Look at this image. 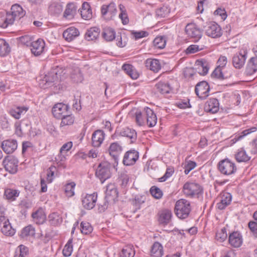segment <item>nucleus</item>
Wrapping results in <instances>:
<instances>
[{
	"label": "nucleus",
	"mask_w": 257,
	"mask_h": 257,
	"mask_svg": "<svg viewBox=\"0 0 257 257\" xmlns=\"http://www.w3.org/2000/svg\"><path fill=\"white\" fill-rule=\"evenodd\" d=\"M35 234V228L31 225L23 228L22 234L23 236H34Z\"/></svg>",
	"instance_id": "bf43d9fd"
},
{
	"label": "nucleus",
	"mask_w": 257,
	"mask_h": 257,
	"mask_svg": "<svg viewBox=\"0 0 257 257\" xmlns=\"http://www.w3.org/2000/svg\"><path fill=\"white\" fill-rule=\"evenodd\" d=\"M28 254V248L23 244H21L17 248L14 257H27Z\"/></svg>",
	"instance_id": "c03bdc74"
},
{
	"label": "nucleus",
	"mask_w": 257,
	"mask_h": 257,
	"mask_svg": "<svg viewBox=\"0 0 257 257\" xmlns=\"http://www.w3.org/2000/svg\"><path fill=\"white\" fill-rule=\"evenodd\" d=\"M135 251L133 245H128L124 247L119 253V257H134Z\"/></svg>",
	"instance_id": "a19ab883"
},
{
	"label": "nucleus",
	"mask_w": 257,
	"mask_h": 257,
	"mask_svg": "<svg viewBox=\"0 0 257 257\" xmlns=\"http://www.w3.org/2000/svg\"><path fill=\"white\" fill-rule=\"evenodd\" d=\"M136 121L139 125H144L146 121L145 113L143 114L141 111H137L136 112Z\"/></svg>",
	"instance_id": "e2e57ef3"
},
{
	"label": "nucleus",
	"mask_w": 257,
	"mask_h": 257,
	"mask_svg": "<svg viewBox=\"0 0 257 257\" xmlns=\"http://www.w3.org/2000/svg\"><path fill=\"white\" fill-rule=\"evenodd\" d=\"M11 13H8V15L12 17V23L16 20H19L25 15V11L19 5L15 4L12 6Z\"/></svg>",
	"instance_id": "dca6fc26"
},
{
	"label": "nucleus",
	"mask_w": 257,
	"mask_h": 257,
	"mask_svg": "<svg viewBox=\"0 0 257 257\" xmlns=\"http://www.w3.org/2000/svg\"><path fill=\"white\" fill-rule=\"evenodd\" d=\"M63 11V6L59 2H53L49 7V11L52 15H59Z\"/></svg>",
	"instance_id": "79ce46f5"
},
{
	"label": "nucleus",
	"mask_w": 257,
	"mask_h": 257,
	"mask_svg": "<svg viewBox=\"0 0 257 257\" xmlns=\"http://www.w3.org/2000/svg\"><path fill=\"white\" fill-rule=\"evenodd\" d=\"M121 151V147L117 143L111 144L109 148V154L115 160Z\"/></svg>",
	"instance_id": "37998d69"
},
{
	"label": "nucleus",
	"mask_w": 257,
	"mask_h": 257,
	"mask_svg": "<svg viewBox=\"0 0 257 257\" xmlns=\"http://www.w3.org/2000/svg\"><path fill=\"white\" fill-rule=\"evenodd\" d=\"M45 43L43 40L39 39L37 41H33L31 51L35 56L40 55L44 51Z\"/></svg>",
	"instance_id": "f3484780"
},
{
	"label": "nucleus",
	"mask_w": 257,
	"mask_h": 257,
	"mask_svg": "<svg viewBox=\"0 0 257 257\" xmlns=\"http://www.w3.org/2000/svg\"><path fill=\"white\" fill-rule=\"evenodd\" d=\"M56 170V168L55 166H51L47 170V181L48 183H50L52 182L54 173Z\"/></svg>",
	"instance_id": "69168bd1"
},
{
	"label": "nucleus",
	"mask_w": 257,
	"mask_h": 257,
	"mask_svg": "<svg viewBox=\"0 0 257 257\" xmlns=\"http://www.w3.org/2000/svg\"><path fill=\"white\" fill-rule=\"evenodd\" d=\"M79 35L78 30L74 27H70L64 31L63 36L68 42H71Z\"/></svg>",
	"instance_id": "4be33fe9"
},
{
	"label": "nucleus",
	"mask_w": 257,
	"mask_h": 257,
	"mask_svg": "<svg viewBox=\"0 0 257 257\" xmlns=\"http://www.w3.org/2000/svg\"><path fill=\"white\" fill-rule=\"evenodd\" d=\"M1 147L6 154H11L17 149V142L15 140L11 139L5 140L2 143Z\"/></svg>",
	"instance_id": "a211bd4d"
},
{
	"label": "nucleus",
	"mask_w": 257,
	"mask_h": 257,
	"mask_svg": "<svg viewBox=\"0 0 257 257\" xmlns=\"http://www.w3.org/2000/svg\"><path fill=\"white\" fill-rule=\"evenodd\" d=\"M203 49L202 46H199L197 45H191L189 46L186 50L187 54H193Z\"/></svg>",
	"instance_id": "774afa93"
},
{
	"label": "nucleus",
	"mask_w": 257,
	"mask_h": 257,
	"mask_svg": "<svg viewBox=\"0 0 257 257\" xmlns=\"http://www.w3.org/2000/svg\"><path fill=\"white\" fill-rule=\"evenodd\" d=\"M75 186L76 184L74 182L68 183L64 186V191L66 196L71 197L74 195Z\"/></svg>",
	"instance_id": "49530a36"
},
{
	"label": "nucleus",
	"mask_w": 257,
	"mask_h": 257,
	"mask_svg": "<svg viewBox=\"0 0 257 257\" xmlns=\"http://www.w3.org/2000/svg\"><path fill=\"white\" fill-rule=\"evenodd\" d=\"M76 11L75 6L73 4H68L63 14L64 17L68 19H71L73 18Z\"/></svg>",
	"instance_id": "ea45409f"
},
{
	"label": "nucleus",
	"mask_w": 257,
	"mask_h": 257,
	"mask_svg": "<svg viewBox=\"0 0 257 257\" xmlns=\"http://www.w3.org/2000/svg\"><path fill=\"white\" fill-rule=\"evenodd\" d=\"M191 211L190 202L185 199L178 200L175 204V212L178 217L181 219L187 218Z\"/></svg>",
	"instance_id": "f257e3e1"
},
{
	"label": "nucleus",
	"mask_w": 257,
	"mask_h": 257,
	"mask_svg": "<svg viewBox=\"0 0 257 257\" xmlns=\"http://www.w3.org/2000/svg\"><path fill=\"white\" fill-rule=\"evenodd\" d=\"M73 239L70 238L63 249V254L65 256H69L71 255L73 251Z\"/></svg>",
	"instance_id": "3c124183"
},
{
	"label": "nucleus",
	"mask_w": 257,
	"mask_h": 257,
	"mask_svg": "<svg viewBox=\"0 0 257 257\" xmlns=\"http://www.w3.org/2000/svg\"><path fill=\"white\" fill-rule=\"evenodd\" d=\"M231 201V195L230 193H225L221 196V199L218 203H217L218 208L220 210L224 209L227 205H228Z\"/></svg>",
	"instance_id": "473e14b6"
},
{
	"label": "nucleus",
	"mask_w": 257,
	"mask_h": 257,
	"mask_svg": "<svg viewBox=\"0 0 257 257\" xmlns=\"http://www.w3.org/2000/svg\"><path fill=\"white\" fill-rule=\"evenodd\" d=\"M119 8L120 11L119 14V18L121 19L122 23L123 25H126L129 22V19L124 6L121 4L119 5Z\"/></svg>",
	"instance_id": "de8ad7c7"
},
{
	"label": "nucleus",
	"mask_w": 257,
	"mask_h": 257,
	"mask_svg": "<svg viewBox=\"0 0 257 257\" xmlns=\"http://www.w3.org/2000/svg\"><path fill=\"white\" fill-rule=\"evenodd\" d=\"M145 115L146 122L149 127H153L157 123V118L152 109L149 107L145 108Z\"/></svg>",
	"instance_id": "6ab92c4d"
},
{
	"label": "nucleus",
	"mask_w": 257,
	"mask_h": 257,
	"mask_svg": "<svg viewBox=\"0 0 257 257\" xmlns=\"http://www.w3.org/2000/svg\"><path fill=\"white\" fill-rule=\"evenodd\" d=\"M163 254L162 245L158 242H155L153 245L151 251L152 257H162Z\"/></svg>",
	"instance_id": "72a5a7b5"
},
{
	"label": "nucleus",
	"mask_w": 257,
	"mask_h": 257,
	"mask_svg": "<svg viewBox=\"0 0 257 257\" xmlns=\"http://www.w3.org/2000/svg\"><path fill=\"white\" fill-rule=\"evenodd\" d=\"M10 51V48L8 43L3 39H0V56H4Z\"/></svg>",
	"instance_id": "09e8293b"
},
{
	"label": "nucleus",
	"mask_w": 257,
	"mask_h": 257,
	"mask_svg": "<svg viewBox=\"0 0 257 257\" xmlns=\"http://www.w3.org/2000/svg\"><path fill=\"white\" fill-rule=\"evenodd\" d=\"M81 231L83 234H90L93 230V228L89 222H82L80 224Z\"/></svg>",
	"instance_id": "6e6d98bb"
},
{
	"label": "nucleus",
	"mask_w": 257,
	"mask_h": 257,
	"mask_svg": "<svg viewBox=\"0 0 257 257\" xmlns=\"http://www.w3.org/2000/svg\"><path fill=\"white\" fill-rule=\"evenodd\" d=\"M212 77L220 79H223L225 77L222 72V68L217 66L211 74Z\"/></svg>",
	"instance_id": "0e129e2a"
},
{
	"label": "nucleus",
	"mask_w": 257,
	"mask_h": 257,
	"mask_svg": "<svg viewBox=\"0 0 257 257\" xmlns=\"http://www.w3.org/2000/svg\"><path fill=\"white\" fill-rule=\"evenodd\" d=\"M257 71V57L251 58L247 63L246 72L247 75H251Z\"/></svg>",
	"instance_id": "c85d7f7f"
},
{
	"label": "nucleus",
	"mask_w": 257,
	"mask_h": 257,
	"mask_svg": "<svg viewBox=\"0 0 257 257\" xmlns=\"http://www.w3.org/2000/svg\"><path fill=\"white\" fill-rule=\"evenodd\" d=\"M174 172V168L172 167H169L167 168L166 171L164 175L159 179V181L160 182H165L169 178H170L173 174Z\"/></svg>",
	"instance_id": "680f3d73"
},
{
	"label": "nucleus",
	"mask_w": 257,
	"mask_h": 257,
	"mask_svg": "<svg viewBox=\"0 0 257 257\" xmlns=\"http://www.w3.org/2000/svg\"><path fill=\"white\" fill-rule=\"evenodd\" d=\"M32 217L34 221L38 224L44 223L46 219V214L42 208H39L37 211L33 212Z\"/></svg>",
	"instance_id": "b1692460"
},
{
	"label": "nucleus",
	"mask_w": 257,
	"mask_h": 257,
	"mask_svg": "<svg viewBox=\"0 0 257 257\" xmlns=\"http://www.w3.org/2000/svg\"><path fill=\"white\" fill-rule=\"evenodd\" d=\"M184 194L188 196H193L198 195L202 191L200 186L196 183L186 182L183 186V189Z\"/></svg>",
	"instance_id": "6e6552de"
},
{
	"label": "nucleus",
	"mask_w": 257,
	"mask_h": 257,
	"mask_svg": "<svg viewBox=\"0 0 257 257\" xmlns=\"http://www.w3.org/2000/svg\"><path fill=\"white\" fill-rule=\"evenodd\" d=\"M227 237L226 230L225 228H222L220 231H218L216 234V238L217 240L220 242L224 241Z\"/></svg>",
	"instance_id": "13d9d810"
},
{
	"label": "nucleus",
	"mask_w": 257,
	"mask_h": 257,
	"mask_svg": "<svg viewBox=\"0 0 257 257\" xmlns=\"http://www.w3.org/2000/svg\"><path fill=\"white\" fill-rule=\"evenodd\" d=\"M19 194V193L17 190L11 189H8L5 192V195L8 199L15 200Z\"/></svg>",
	"instance_id": "052dcab7"
},
{
	"label": "nucleus",
	"mask_w": 257,
	"mask_h": 257,
	"mask_svg": "<svg viewBox=\"0 0 257 257\" xmlns=\"http://www.w3.org/2000/svg\"><path fill=\"white\" fill-rule=\"evenodd\" d=\"M100 30L97 27H92L87 30L85 34V39L87 41L96 40L99 37Z\"/></svg>",
	"instance_id": "c756f323"
},
{
	"label": "nucleus",
	"mask_w": 257,
	"mask_h": 257,
	"mask_svg": "<svg viewBox=\"0 0 257 257\" xmlns=\"http://www.w3.org/2000/svg\"><path fill=\"white\" fill-rule=\"evenodd\" d=\"M235 158L237 161L241 162H247L249 160L250 158L246 154V152L241 149L238 150V152L235 155Z\"/></svg>",
	"instance_id": "8fccbe9b"
},
{
	"label": "nucleus",
	"mask_w": 257,
	"mask_h": 257,
	"mask_svg": "<svg viewBox=\"0 0 257 257\" xmlns=\"http://www.w3.org/2000/svg\"><path fill=\"white\" fill-rule=\"evenodd\" d=\"M247 51L243 50L238 53H236L232 58L233 66L237 69H240L244 66L246 59Z\"/></svg>",
	"instance_id": "9b49d317"
},
{
	"label": "nucleus",
	"mask_w": 257,
	"mask_h": 257,
	"mask_svg": "<svg viewBox=\"0 0 257 257\" xmlns=\"http://www.w3.org/2000/svg\"><path fill=\"white\" fill-rule=\"evenodd\" d=\"M61 122L60 123V127H64L68 125H71L73 124L75 117L72 114H70L68 112L63 116L61 117Z\"/></svg>",
	"instance_id": "f704fd0d"
},
{
	"label": "nucleus",
	"mask_w": 257,
	"mask_h": 257,
	"mask_svg": "<svg viewBox=\"0 0 257 257\" xmlns=\"http://www.w3.org/2000/svg\"><path fill=\"white\" fill-rule=\"evenodd\" d=\"M68 106L62 103L55 104L52 108V112L55 117L60 118L66 113H68Z\"/></svg>",
	"instance_id": "4468645a"
},
{
	"label": "nucleus",
	"mask_w": 257,
	"mask_h": 257,
	"mask_svg": "<svg viewBox=\"0 0 257 257\" xmlns=\"http://www.w3.org/2000/svg\"><path fill=\"white\" fill-rule=\"evenodd\" d=\"M46 78V80L48 82L51 86L53 85L59 81V76L57 69L52 70L47 74L45 75Z\"/></svg>",
	"instance_id": "7c9ffc66"
},
{
	"label": "nucleus",
	"mask_w": 257,
	"mask_h": 257,
	"mask_svg": "<svg viewBox=\"0 0 257 257\" xmlns=\"http://www.w3.org/2000/svg\"><path fill=\"white\" fill-rule=\"evenodd\" d=\"M28 108L26 107H17L15 108H12L10 110V113L16 119H19L21 115L24 112H26Z\"/></svg>",
	"instance_id": "a18cd8bd"
},
{
	"label": "nucleus",
	"mask_w": 257,
	"mask_h": 257,
	"mask_svg": "<svg viewBox=\"0 0 257 257\" xmlns=\"http://www.w3.org/2000/svg\"><path fill=\"white\" fill-rule=\"evenodd\" d=\"M104 139V134L101 130L95 131L92 136V145L94 147H98L102 143Z\"/></svg>",
	"instance_id": "412c9836"
},
{
	"label": "nucleus",
	"mask_w": 257,
	"mask_h": 257,
	"mask_svg": "<svg viewBox=\"0 0 257 257\" xmlns=\"http://www.w3.org/2000/svg\"><path fill=\"white\" fill-rule=\"evenodd\" d=\"M218 168L221 173L225 175H231L236 171L235 164L228 159L220 161L218 164Z\"/></svg>",
	"instance_id": "20e7f679"
},
{
	"label": "nucleus",
	"mask_w": 257,
	"mask_h": 257,
	"mask_svg": "<svg viewBox=\"0 0 257 257\" xmlns=\"http://www.w3.org/2000/svg\"><path fill=\"white\" fill-rule=\"evenodd\" d=\"M18 160L13 156H8L3 161L5 170L11 174H15L18 171Z\"/></svg>",
	"instance_id": "39448f33"
},
{
	"label": "nucleus",
	"mask_w": 257,
	"mask_h": 257,
	"mask_svg": "<svg viewBox=\"0 0 257 257\" xmlns=\"http://www.w3.org/2000/svg\"><path fill=\"white\" fill-rule=\"evenodd\" d=\"M156 87L158 92L164 95L170 93L172 90V88L167 82H159L156 84Z\"/></svg>",
	"instance_id": "cd10ccee"
},
{
	"label": "nucleus",
	"mask_w": 257,
	"mask_h": 257,
	"mask_svg": "<svg viewBox=\"0 0 257 257\" xmlns=\"http://www.w3.org/2000/svg\"><path fill=\"white\" fill-rule=\"evenodd\" d=\"M71 78L74 82L76 83L80 82L83 80L82 75L79 69L75 70V72L71 74Z\"/></svg>",
	"instance_id": "338daca9"
},
{
	"label": "nucleus",
	"mask_w": 257,
	"mask_h": 257,
	"mask_svg": "<svg viewBox=\"0 0 257 257\" xmlns=\"http://www.w3.org/2000/svg\"><path fill=\"white\" fill-rule=\"evenodd\" d=\"M120 135L130 139L132 140V142L135 141L137 139V133L135 131L128 127L122 128L120 132Z\"/></svg>",
	"instance_id": "4c0bfd02"
},
{
	"label": "nucleus",
	"mask_w": 257,
	"mask_h": 257,
	"mask_svg": "<svg viewBox=\"0 0 257 257\" xmlns=\"http://www.w3.org/2000/svg\"><path fill=\"white\" fill-rule=\"evenodd\" d=\"M80 14L82 19L88 20L92 18V13L90 6L87 2H84L81 7Z\"/></svg>",
	"instance_id": "a878e982"
},
{
	"label": "nucleus",
	"mask_w": 257,
	"mask_h": 257,
	"mask_svg": "<svg viewBox=\"0 0 257 257\" xmlns=\"http://www.w3.org/2000/svg\"><path fill=\"white\" fill-rule=\"evenodd\" d=\"M102 35L106 41H111L115 38V32L111 28L105 27L103 29Z\"/></svg>",
	"instance_id": "e433bc0d"
},
{
	"label": "nucleus",
	"mask_w": 257,
	"mask_h": 257,
	"mask_svg": "<svg viewBox=\"0 0 257 257\" xmlns=\"http://www.w3.org/2000/svg\"><path fill=\"white\" fill-rule=\"evenodd\" d=\"M101 14L104 19L111 20L116 14V8L114 3H111L108 5H103L101 8Z\"/></svg>",
	"instance_id": "9d476101"
},
{
	"label": "nucleus",
	"mask_w": 257,
	"mask_h": 257,
	"mask_svg": "<svg viewBox=\"0 0 257 257\" xmlns=\"http://www.w3.org/2000/svg\"><path fill=\"white\" fill-rule=\"evenodd\" d=\"M12 17L8 15V13L0 12V27L7 28L9 25L12 24Z\"/></svg>",
	"instance_id": "c9c22d12"
},
{
	"label": "nucleus",
	"mask_w": 257,
	"mask_h": 257,
	"mask_svg": "<svg viewBox=\"0 0 257 257\" xmlns=\"http://www.w3.org/2000/svg\"><path fill=\"white\" fill-rule=\"evenodd\" d=\"M170 13V10L167 6H163L157 9L156 12L157 17L160 18L167 17Z\"/></svg>",
	"instance_id": "603ef678"
},
{
	"label": "nucleus",
	"mask_w": 257,
	"mask_h": 257,
	"mask_svg": "<svg viewBox=\"0 0 257 257\" xmlns=\"http://www.w3.org/2000/svg\"><path fill=\"white\" fill-rule=\"evenodd\" d=\"M159 221L161 224H167L171 219L172 213L171 211L169 209H164L159 213Z\"/></svg>",
	"instance_id": "393cba45"
},
{
	"label": "nucleus",
	"mask_w": 257,
	"mask_h": 257,
	"mask_svg": "<svg viewBox=\"0 0 257 257\" xmlns=\"http://www.w3.org/2000/svg\"><path fill=\"white\" fill-rule=\"evenodd\" d=\"M243 242L241 234L238 231H234L229 235L228 242L233 247H240Z\"/></svg>",
	"instance_id": "ddd939ff"
},
{
	"label": "nucleus",
	"mask_w": 257,
	"mask_h": 257,
	"mask_svg": "<svg viewBox=\"0 0 257 257\" xmlns=\"http://www.w3.org/2000/svg\"><path fill=\"white\" fill-rule=\"evenodd\" d=\"M185 32L188 37L193 39L194 42H197L202 37V32L194 23H190L186 25Z\"/></svg>",
	"instance_id": "0eeeda50"
},
{
	"label": "nucleus",
	"mask_w": 257,
	"mask_h": 257,
	"mask_svg": "<svg viewBox=\"0 0 257 257\" xmlns=\"http://www.w3.org/2000/svg\"><path fill=\"white\" fill-rule=\"evenodd\" d=\"M257 128L255 127H252L249 129L245 130L240 133L236 135L235 136L234 140H235L236 141H238L251 133L255 132Z\"/></svg>",
	"instance_id": "5fc2aeb1"
},
{
	"label": "nucleus",
	"mask_w": 257,
	"mask_h": 257,
	"mask_svg": "<svg viewBox=\"0 0 257 257\" xmlns=\"http://www.w3.org/2000/svg\"><path fill=\"white\" fill-rule=\"evenodd\" d=\"M166 42L165 39L163 37L160 36L157 37L154 39L153 44L156 48L161 49L165 47Z\"/></svg>",
	"instance_id": "864d4df0"
},
{
	"label": "nucleus",
	"mask_w": 257,
	"mask_h": 257,
	"mask_svg": "<svg viewBox=\"0 0 257 257\" xmlns=\"http://www.w3.org/2000/svg\"><path fill=\"white\" fill-rule=\"evenodd\" d=\"M72 147V143L71 142H68L64 144L60 149V155L56 158V160L58 161V163L60 162L64 161L65 157L63 155L64 152L68 151Z\"/></svg>",
	"instance_id": "58836bf2"
},
{
	"label": "nucleus",
	"mask_w": 257,
	"mask_h": 257,
	"mask_svg": "<svg viewBox=\"0 0 257 257\" xmlns=\"http://www.w3.org/2000/svg\"><path fill=\"white\" fill-rule=\"evenodd\" d=\"M151 195L156 199H160L163 196V192L158 187L152 186L150 190Z\"/></svg>",
	"instance_id": "4d7b16f0"
},
{
	"label": "nucleus",
	"mask_w": 257,
	"mask_h": 257,
	"mask_svg": "<svg viewBox=\"0 0 257 257\" xmlns=\"http://www.w3.org/2000/svg\"><path fill=\"white\" fill-rule=\"evenodd\" d=\"M49 224L52 226L59 225L62 222V218L57 212H53L48 216Z\"/></svg>",
	"instance_id": "2f4dec72"
},
{
	"label": "nucleus",
	"mask_w": 257,
	"mask_h": 257,
	"mask_svg": "<svg viewBox=\"0 0 257 257\" xmlns=\"http://www.w3.org/2000/svg\"><path fill=\"white\" fill-rule=\"evenodd\" d=\"M0 226L2 233L7 236H12L16 233V230L12 226L3 211L0 213Z\"/></svg>",
	"instance_id": "7ed1b4c3"
},
{
	"label": "nucleus",
	"mask_w": 257,
	"mask_h": 257,
	"mask_svg": "<svg viewBox=\"0 0 257 257\" xmlns=\"http://www.w3.org/2000/svg\"><path fill=\"white\" fill-rule=\"evenodd\" d=\"M138 158L139 153L135 150H131L124 154L123 163L126 166L132 165L136 163Z\"/></svg>",
	"instance_id": "2eb2a0df"
},
{
	"label": "nucleus",
	"mask_w": 257,
	"mask_h": 257,
	"mask_svg": "<svg viewBox=\"0 0 257 257\" xmlns=\"http://www.w3.org/2000/svg\"><path fill=\"white\" fill-rule=\"evenodd\" d=\"M145 65L148 69L155 73L159 72L162 67L160 61L156 59H147L145 61Z\"/></svg>",
	"instance_id": "aec40b11"
},
{
	"label": "nucleus",
	"mask_w": 257,
	"mask_h": 257,
	"mask_svg": "<svg viewBox=\"0 0 257 257\" xmlns=\"http://www.w3.org/2000/svg\"><path fill=\"white\" fill-rule=\"evenodd\" d=\"M110 168L111 165L107 162H101L97 167L95 172V175L99 179L102 183L110 177Z\"/></svg>",
	"instance_id": "f03ea898"
},
{
	"label": "nucleus",
	"mask_w": 257,
	"mask_h": 257,
	"mask_svg": "<svg viewBox=\"0 0 257 257\" xmlns=\"http://www.w3.org/2000/svg\"><path fill=\"white\" fill-rule=\"evenodd\" d=\"M209 85L205 81H202L196 85L195 93L201 99H206L209 96Z\"/></svg>",
	"instance_id": "423d86ee"
},
{
	"label": "nucleus",
	"mask_w": 257,
	"mask_h": 257,
	"mask_svg": "<svg viewBox=\"0 0 257 257\" xmlns=\"http://www.w3.org/2000/svg\"><path fill=\"white\" fill-rule=\"evenodd\" d=\"M196 71L201 75H205L207 74L209 66L207 62L202 60H197L195 64Z\"/></svg>",
	"instance_id": "5701e85b"
},
{
	"label": "nucleus",
	"mask_w": 257,
	"mask_h": 257,
	"mask_svg": "<svg viewBox=\"0 0 257 257\" xmlns=\"http://www.w3.org/2000/svg\"><path fill=\"white\" fill-rule=\"evenodd\" d=\"M205 109L206 111L212 113L217 112L219 109V102L217 99L215 98L210 99L206 104Z\"/></svg>",
	"instance_id": "bb28decb"
},
{
	"label": "nucleus",
	"mask_w": 257,
	"mask_h": 257,
	"mask_svg": "<svg viewBox=\"0 0 257 257\" xmlns=\"http://www.w3.org/2000/svg\"><path fill=\"white\" fill-rule=\"evenodd\" d=\"M97 195L96 193L86 194L82 199V205L84 208L90 210L95 206Z\"/></svg>",
	"instance_id": "f8f14e48"
},
{
	"label": "nucleus",
	"mask_w": 257,
	"mask_h": 257,
	"mask_svg": "<svg viewBox=\"0 0 257 257\" xmlns=\"http://www.w3.org/2000/svg\"><path fill=\"white\" fill-rule=\"evenodd\" d=\"M205 33L208 36L213 38H219L222 34L221 27L215 22H211L207 25Z\"/></svg>",
	"instance_id": "1a4fd4ad"
}]
</instances>
